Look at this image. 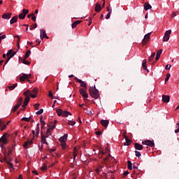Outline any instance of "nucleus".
Returning a JSON list of instances; mask_svg holds the SVG:
<instances>
[{"label": "nucleus", "instance_id": "nucleus-1", "mask_svg": "<svg viewBox=\"0 0 179 179\" xmlns=\"http://www.w3.org/2000/svg\"><path fill=\"white\" fill-rule=\"evenodd\" d=\"M90 95L91 97H93V99H99V90L96 89V85L93 87H90L89 89Z\"/></svg>", "mask_w": 179, "mask_h": 179}, {"label": "nucleus", "instance_id": "nucleus-2", "mask_svg": "<svg viewBox=\"0 0 179 179\" xmlns=\"http://www.w3.org/2000/svg\"><path fill=\"white\" fill-rule=\"evenodd\" d=\"M15 55H16V52H13V50H8V52L6 54L8 58L5 64H8V62H9V61L10 60V58L15 57Z\"/></svg>", "mask_w": 179, "mask_h": 179}, {"label": "nucleus", "instance_id": "nucleus-3", "mask_svg": "<svg viewBox=\"0 0 179 179\" xmlns=\"http://www.w3.org/2000/svg\"><path fill=\"white\" fill-rule=\"evenodd\" d=\"M8 133H4V134L0 138V143H3V145H6L8 143Z\"/></svg>", "mask_w": 179, "mask_h": 179}, {"label": "nucleus", "instance_id": "nucleus-4", "mask_svg": "<svg viewBox=\"0 0 179 179\" xmlns=\"http://www.w3.org/2000/svg\"><path fill=\"white\" fill-rule=\"evenodd\" d=\"M170 34H171V29H169L165 32L163 41H169V40H170Z\"/></svg>", "mask_w": 179, "mask_h": 179}, {"label": "nucleus", "instance_id": "nucleus-5", "mask_svg": "<svg viewBox=\"0 0 179 179\" xmlns=\"http://www.w3.org/2000/svg\"><path fill=\"white\" fill-rule=\"evenodd\" d=\"M74 79L76 82H78V83H80L81 87H84V89H87V85H86V83L85 81H83L82 80L78 78L77 77H75Z\"/></svg>", "mask_w": 179, "mask_h": 179}, {"label": "nucleus", "instance_id": "nucleus-6", "mask_svg": "<svg viewBox=\"0 0 179 179\" xmlns=\"http://www.w3.org/2000/svg\"><path fill=\"white\" fill-rule=\"evenodd\" d=\"M31 78V74L23 73L22 76L20 77V80L21 82H24L26 79H30Z\"/></svg>", "mask_w": 179, "mask_h": 179}, {"label": "nucleus", "instance_id": "nucleus-7", "mask_svg": "<svg viewBox=\"0 0 179 179\" xmlns=\"http://www.w3.org/2000/svg\"><path fill=\"white\" fill-rule=\"evenodd\" d=\"M27 13H29V10L27 9H23L22 10V13H20L18 15L19 19H25L26 18V15H27Z\"/></svg>", "mask_w": 179, "mask_h": 179}, {"label": "nucleus", "instance_id": "nucleus-8", "mask_svg": "<svg viewBox=\"0 0 179 179\" xmlns=\"http://www.w3.org/2000/svg\"><path fill=\"white\" fill-rule=\"evenodd\" d=\"M150 36H152V32H150L145 35L143 40V44H147L149 40H150Z\"/></svg>", "mask_w": 179, "mask_h": 179}, {"label": "nucleus", "instance_id": "nucleus-9", "mask_svg": "<svg viewBox=\"0 0 179 179\" xmlns=\"http://www.w3.org/2000/svg\"><path fill=\"white\" fill-rule=\"evenodd\" d=\"M143 145H146L147 146H150V148H153L155 146V143L150 140H145L142 142Z\"/></svg>", "mask_w": 179, "mask_h": 179}, {"label": "nucleus", "instance_id": "nucleus-10", "mask_svg": "<svg viewBox=\"0 0 179 179\" xmlns=\"http://www.w3.org/2000/svg\"><path fill=\"white\" fill-rule=\"evenodd\" d=\"M79 92H80V94H81L82 97H83L85 99H87V97H89V95L87 94V93L86 92V90H85V89L80 88L79 90Z\"/></svg>", "mask_w": 179, "mask_h": 179}, {"label": "nucleus", "instance_id": "nucleus-11", "mask_svg": "<svg viewBox=\"0 0 179 179\" xmlns=\"http://www.w3.org/2000/svg\"><path fill=\"white\" fill-rule=\"evenodd\" d=\"M113 160H114V158L111 157L110 154H108V156L103 159V162H105V163H111Z\"/></svg>", "mask_w": 179, "mask_h": 179}, {"label": "nucleus", "instance_id": "nucleus-12", "mask_svg": "<svg viewBox=\"0 0 179 179\" xmlns=\"http://www.w3.org/2000/svg\"><path fill=\"white\" fill-rule=\"evenodd\" d=\"M41 40H43V38H48V36H47L45 30L44 29H41Z\"/></svg>", "mask_w": 179, "mask_h": 179}, {"label": "nucleus", "instance_id": "nucleus-13", "mask_svg": "<svg viewBox=\"0 0 179 179\" xmlns=\"http://www.w3.org/2000/svg\"><path fill=\"white\" fill-rule=\"evenodd\" d=\"M31 145H33V141H28L24 143L23 148H24V149H29V145L30 146Z\"/></svg>", "mask_w": 179, "mask_h": 179}, {"label": "nucleus", "instance_id": "nucleus-14", "mask_svg": "<svg viewBox=\"0 0 179 179\" xmlns=\"http://www.w3.org/2000/svg\"><path fill=\"white\" fill-rule=\"evenodd\" d=\"M124 139L126 142L124 143V146H129L132 143V141L128 138V136H124Z\"/></svg>", "mask_w": 179, "mask_h": 179}, {"label": "nucleus", "instance_id": "nucleus-15", "mask_svg": "<svg viewBox=\"0 0 179 179\" xmlns=\"http://www.w3.org/2000/svg\"><path fill=\"white\" fill-rule=\"evenodd\" d=\"M108 124H110V122L108 120H101V126L104 127L105 128H107V127H108Z\"/></svg>", "mask_w": 179, "mask_h": 179}, {"label": "nucleus", "instance_id": "nucleus-16", "mask_svg": "<svg viewBox=\"0 0 179 179\" xmlns=\"http://www.w3.org/2000/svg\"><path fill=\"white\" fill-rule=\"evenodd\" d=\"M162 101H164V103H169L170 102V96L163 95L162 96Z\"/></svg>", "mask_w": 179, "mask_h": 179}, {"label": "nucleus", "instance_id": "nucleus-17", "mask_svg": "<svg viewBox=\"0 0 179 179\" xmlns=\"http://www.w3.org/2000/svg\"><path fill=\"white\" fill-rule=\"evenodd\" d=\"M10 17H12V13H3L2 15V18L7 20H8V19H10Z\"/></svg>", "mask_w": 179, "mask_h": 179}, {"label": "nucleus", "instance_id": "nucleus-18", "mask_svg": "<svg viewBox=\"0 0 179 179\" xmlns=\"http://www.w3.org/2000/svg\"><path fill=\"white\" fill-rule=\"evenodd\" d=\"M29 101H30V96H27V98L24 99V103L22 106V107H23V108H26L27 104H29Z\"/></svg>", "mask_w": 179, "mask_h": 179}, {"label": "nucleus", "instance_id": "nucleus-19", "mask_svg": "<svg viewBox=\"0 0 179 179\" xmlns=\"http://www.w3.org/2000/svg\"><path fill=\"white\" fill-rule=\"evenodd\" d=\"M66 139H68V134H64L63 136L59 138V141L62 143L66 142Z\"/></svg>", "mask_w": 179, "mask_h": 179}, {"label": "nucleus", "instance_id": "nucleus-20", "mask_svg": "<svg viewBox=\"0 0 179 179\" xmlns=\"http://www.w3.org/2000/svg\"><path fill=\"white\" fill-rule=\"evenodd\" d=\"M162 52H163V50H162V49L157 50V55L155 57V61H159V59H160V56L162 55Z\"/></svg>", "mask_w": 179, "mask_h": 179}, {"label": "nucleus", "instance_id": "nucleus-21", "mask_svg": "<svg viewBox=\"0 0 179 179\" xmlns=\"http://www.w3.org/2000/svg\"><path fill=\"white\" fill-rule=\"evenodd\" d=\"M134 148H135L136 150H142V149H143V145H142L138 143H136L134 144Z\"/></svg>", "mask_w": 179, "mask_h": 179}, {"label": "nucleus", "instance_id": "nucleus-22", "mask_svg": "<svg viewBox=\"0 0 179 179\" xmlns=\"http://www.w3.org/2000/svg\"><path fill=\"white\" fill-rule=\"evenodd\" d=\"M101 5L99 4V3H96L95 5V12H101Z\"/></svg>", "mask_w": 179, "mask_h": 179}, {"label": "nucleus", "instance_id": "nucleus-23", "mask_svg": "<svg viewBox=\"0 0 179 179\" xmlns=\"http://www.w3.org/2000/svg\"><path fill=\"white\" fill-rule=\"evenodd\" d=\"M30 94H31V91L30 90H27L24 92V96H25V99L30 97Z\"/></svg>", "mask_w": 179, "mask_h": 179}, {"label": "nucleus", "instance_id": "nucleus-24", "mask_svg": "<svg viewBox=\"0 0 179 179\" xmlns=\"http://www.w3.org/2000/svg\"><path fill=\"white\" fill-rule=\"evenodd\" d=\"M80 23H82V20L75 21L71 25L72 29H75L76 26H78V24H80Z\"/></svg>", "mask_w": 179, "mask_h": 179}, {"label": "nucleus", "instance_id": "nucleus-25", "mask_svg": "<svg viewBox=\"0 0 179 179\" xmlns=\"http://www.w3.org/2000/svg\"><path fill=\"white\" fill-rule=\"evenodd\" d=\"M145 10H149V9H152V6L149 4V3L145 2L144 4Z\"/></svg>", "mask_w": 179, "mask_h": 179}, {"label": "nucleus", "instance_id": "nucleus-26", "mask_svg": "<svg viewBox=\"0 0 179 179\" xmlns=\"http://www.w3.org/2000/svg\"><path fill=\"white\" fill-rule=\"evenodd\" d=\"M17 22V15H15L11 18L10 20V24H13V23H16Z\"/></svg>", "mask_w": 179, "mask_h": 179}, {"label": "nucleus", "instance_id": "nucleus-27", "mask_svg": "<svg viewBox=\"0 0 179 179\" xmlns=\"http://www.w3.org/2000/svg\"><path fill=\"white\" fill-rule=\"evenodd\" d=\"M146 64H148V62L146 61V59L143 60L142 66L145 71H148V66H146Z\"/></svg>", "mask_w": 179, "mask_h": 179}, {"label": "nucleus", "instance_id": "nucleus-28", "mask_svg": "<svg viewBox=\"0 0 179 179\" xmlns=\"http://www.w3.org/2000/svg\"><path fill=\"white\" fill-rule=\"evenodd\" d=\"M0 127H2L1 131H5L6 129V124L3 122L2 120H0Z\"/></svg>", "mask_w": 179, "mask_h": 179}, {"label": "nucleus", "instance_id": "nucleus-29", "mask_svg": "<svg viewBox=\"0 0 179 179\" xmlns=\"http://www.w3.org/2000/svg\"><path fill=\"white\" fill-rule=\"evenodd\" d=\"M62 117H68V115H72V113H71L70 112H69L68 110H64L63 111V113H62Z\"/></svg>", "mask_w": 179, "mask_h": 179}, {"label": "nucleus", "instance_id": "nucleus-30", "mask_svg": "<svg viewBox=\"0 0 179 179\" xmlns=\"http://www.w3.org/2000/svg\"><path fill=\"white\" fill-rule=\"evenodd\" d=\"M45 136H44V134H43V131H41V141L43 143H47V140L45 139Z\"/></svg>", "mask_w": 179, "mask_h": 179}, {"label": "nucleus", "instance_id": "nucleus-31", "mask_svg": "<svg viewBox=\"0 0 179 179\" xmlns=\"http://www.w3.org/2000/svg\"><path fill=\"white\" fill-rule=\"evenodd\" d=\"M30 54H31V51L27 50L24 58H25V59H27V58H29V57H30Z\"/></svg>", "mask_w": 179, "mask_h": 179}, {"label": "nucleus", "instance_id": "nucleus-32", "mask_svg": "<svg viewBox=\"0 0 179 179\" xmlns=\"http://www.w3.org/2000/svg\"><path fill=\"white\" fill-rule=\"evenodd\" d=\"M15 87H17V83H15L11 86H8V89H9V90H13L14 89H15Z\"/></svg>", "mask_w": 179, "mask_h": 179}, {"label": "nucleus", "instance_id": "nucleus-33", "mask_svg": "<svg viewBox=\"0 0 179 179\" xmlns=\"http://www.w3.org/2000/svg\"><path fill=\"white\" fill-rule=\"evenodd\" d=\"M56 113H57V115H58L59 117H61V115H62L64 111H63L62 109H57V110H56Z\"/></svg>", "mask_w": 179, "mask_h": 179}, {"label": "nucleus", "instance_id": "nucleus-34", "mask_svg": "<svg viewBox=\"0 0 179 179\" xmlns=\"http://www.w3.org/2000/svg\"><path fill=\"white\" fill-rule=\"evenodd\" d=\"M31 120V117H22L21 119V121H26V122H30Z\"/></svg>", "mask_w": 179, "mask_h": 179}, {"label": "nucleus", "instance_id": "nucleus-35", "mask_svg": "<svg viewBox=\"0 0 179 179\" xmlns=\"http://www.w3.org/2000/svg\"><path fill=\"white\" fill-rule=\"evenodd\" d=\"M22 101H23V98L20 97V98L18 99L17 101V106H22Z\"/></svg>", "mask_w": 179, "mask_h": 179}, {"label": "nucleus", "instance_id": "nucleus-36", "mask_svg": "<svg viewBox=\"0 0 179 179\" xmlns=\"http://www.w3.org/2000/svg\"><path fill=\"white\" fill-rule=\"evenodd\" d=\"M76 156H78V150H76V148L73 150V159H76Z\"/></svg>", "mask_w": 179, "mask_h": 179}, {"label": "nucleus", "instance_id": "nucleus-37", "mask_svg": "<svg viewBox=\"0 0 179 179\" xmlns=\"http://www.w3.org/2000/svg\"><path fill=\"white\" fill-rule=\"evenodd\" d=\"M38 134H40V124H37L36 125V136H38Z\"/></svg>", "mask_w": 179, "mask_h": 179}, {"label": "nucleus", "instance_id": "nucleus-38", "mask_svg": "<svg viewBox=\"0 0 179 179\" xmlns=\"http://www.w3.org/2000/svg\"><path fill=\"white\" fill-rule=\"evenodd\" d=\"M48 127L49 128V129H54V128H55V124H53L52 122H51L50 124H48Z\"/></svg>", "mask_w": 179, "mask_h": 179}, {"label": "nucleus", "instance_id": "nucleus-39", "mask_svg": "<svg viewBox=\"0 0 179 179\" xmlns=\"http://www.w3.org/2000/svg\"><path fill=\"white\" fill-rule=\"evenodd\" d=\"M128 166H127V169L129 170H132V162H131V161H128Z\"/></svg>", "mask_w": 179, "mask_h": 179}, {"label": "nucleus", "instance_id": "nucleus-40", "mask_svg": "<svg viewBox=\"0 0 179 179\" xmlns=\"http://www.w3.org/2000/svg\"><path fill=\"white\" fill-rule=\"evenodd\" d=\"M22 64H24V65H30V62L24 57L23 59H22Z\"/></svg>", "mask_w": 179, "mask_h": 179}, {"label": "nucleus", "instance_id": "nucleus-41", "mask_svg": "<svg viewBox=\"0 0 179 179\" xmlns=\"http://www.w3.org/2000/svg\"><path fill=\"white\" fill-rule=\"evenodd\" d=\"M33 93L34 94H37V93H38V89L37 88H34L31 91V94Z\"/></svg>", "mask_w": 179, "mask_h": 179}, {"label": "nucleus", "instance_id": "nucleus-42", "mask_svg": "<svg viewBox=\"0 0 179 179\" xmlns=\"http://www.w3.org/2000/svg\"><path fill=\"white\" fill-rule=\"evenodd\" d=\"M170 76H171L170 73L166 74V77L165 78V83H167V82H169V80L170 79Z\"/></svg>", "mask_w": 179, "mask_h": 179}, {"label": "nucleus", "instance_id": "nucleus-43", "mask_svg": "<svg viewBox=\"0 0 179 179\" xmlns=\"http://www.w3.org/2000/svg\"><path fill=\"white\" fill-rule=\"evenodd\" d=\"M6 163L8 166V169H13V164L9 162L8 161H6Z\"/></svg>", "mask_w": 179, "mask_h": 179}, {"label": "nucleus", "instance_id": "nucleus-44", "mask_svg": "<svg viewBox=\"0 0 179 179\" xmlns=\"http://www.w3.org/2000/svg\"><path fill=\"white\" fill-rule=\"evenodd\" d=\"M19 107H20L19 105L16 104L13 108V112L15 113V111H17V108H19Z\"/></svg>", "mask_w": 179, "mask_h": 179}, {"label": "nucleus", "instance_id": "nucleus-45", "mask_svg": "<svg viewBox=\"0 0 179 179\" xmlns=\"http://www.w3.org/2000/svg\"><path fill=\"white\" fill-rule=\"evenodd\" d=\"M68 124H69V125H71V127H73V125H75V124H76V122L70 120L68 122Z\"/></svg>", "mask_w": 179, "mask_h": 179}, {"label": "nucleus", "instance_id": "nucleus-46", "mask_svg": "<svg viewBox=\"0 0 179 179\" xmlns=\"http://www.w3.org/2000/svg\"><path fill=\"white\" fill-rule=\"evenodd\" d=\"M41 170H42V171H45V170H47V165L43 164V166L41 167Z\"/></svg>", "mask_w": 179, "mask_h": 179}, {"label": "nucleus", "instance_id": "nucleus-47", "mask_svg": "<svg viewBox=\"0 0 179 179\" xmlns=\"http://www.w3.org/2000/svg\"><path fill=\"white\" fill-rule=\"evenodd\" d=\"M43 113H44V110L41 108L38 111H37L36 114H37V115H40V114H43Z\"/></svg>", "mask_w": 179, "mask_h": 179}, {"label": "nucleus", "instance_id": "nucleus-48", "mask_svg": "<svg viewBox=\"0 0 179 179\" xmlns=\"http://www.w3.org/2000/svg\"><path fill=\"white\" fill-rule=\"evenodd\" d=\"M40 122H41V125H42V128H43V127H44V125H45V122H44V121L43 120V117H41V119H40Z\"/></svg>", "mask_w": 179, "mask_h": 179}, {"label": "nucleus", "instance_id": "nucleus-49", "mask_svg": "<svg viewBox=\"0 0 179 179\" xmlns=\"http://www.w3.org/2000/svg\"><path fill=\"white\" fill-rule=\"evenodd\" d=\"M135 155H136V157H141V152H139V151H135Z\"/></svg>", "mask_w": 179, "mask_h": 179}, {"label": "nucleus", "instance_id": "nucleus-50", "mask_svg": "<svg viewBox=\"0 0 179 179\" xmlns=\"http://www.w3.org/2000/svg\"><path fill=\"white\" fill-rule=\"evenodd\" d=\"M177 129L175 130V134L179 133V122L176 124Z\"/></svg>", "mask_w": 179, "mask_h": 179}, {"label": "nucleus", "instance_id": "nucleus-51", "mask_svg": "<svg viewBox=\"0 0 179 179\" xmlns=\"http://www.w3.org/2000/svg\"><path fill=\"white\" fill-rule=\"evenodd\" d=\"M61 145H62V149H66V142L62 143Z\"/></svg>", "mask_w": 179, "mask_h": 179}, {"label": "nucleus", "instance_id": "nucleus-52", "mask_svg": "<svg viewBox=\"0 0 179 179\" xmlns=\"http://www.w3.org/2000/svg\"><path fill=\"white\" fill-rule=\"evenodd\" d=\"M37 27V24H34V25H31L30 26V30H33V29H36Z\"/></svg>", "mask_w": 179, "mask_h": 179}, {"label": "nucleus", "instance_id": "nucleus-53", "mask_svg": "<svg viewBox=\"0 0 179 179\" xmlns=\"http://www.w3.org/2000/svg\"><path fill=\"white\" fill-rule=\"evenodd\" d=\"M12 152H13L12 148L8 147V156H9L10 155H11Z\"/></svg>", "mask_w": 179, "mask_h": 179}, {"label": "nucleus", "instance_id": "nucleus-54", "mask_svg": "<svg viewBox=\"0 0 179 179\" xmlns=\"http://www.w3.org/2000/svg\"><path fill=\"white\" fill-rule=\"evenodd\" d=\"M15 37L18 38L17 47L18 48H20V46L19 45V43L20 42V37L19 36V35H16Z\"/></svg>", "mask_w": 179, "mask_h": 179}, {"label": "nucleus", "instance_id": "nucleus-55", "mask_svg": "<svg viewBox=\"0 0 179 179\" xmlns=\"http://www.w3.org/2000/svg\"><path fill=\"white\" fill-rule=\"evenodd\" d=\"M170 68H171V64H167V65L165 66L166 71H169V70L170 69Z\"/></svg>", "mask_w": 179, "mask_h": 179}, {"label": "nucleus", "instance_id": "nucleus-56", "mask_svg": "<svg viewBox=\"0 0 179 179\" xmlns=\"http://www.w3.org/2000/svg\"><path fill=\"white\" fill-rule=\"evenodd\" d=\"M36 94H31H31L29 96L31 97V99H36V97H37Z\"/></svg>", "mask_w": 179, "mask_h": 179}, {"label": "nucleus", "instance_id": "nucleus-57", "mask_svg": "<svg viewBox=\"0 0 179 179\" xmlns=\"http://www.w3.org/2000/svg\"><path fill=\"white\" fill-rule=\"evenodd\" d=\"M39 107H40V103H35L34 104L35 109L38 110Z\"/></svg>", "mask_w": 179, "mask_h": 179}, {"label": "nucleus", "instance_id": "nucleus-58", "mask_svg": "<svg viewBox=\"0 0 179 179\" xmlns=\"http://www.w3.org/2000/svg\"><path fill=\"white\" fill-rule=\"evenodd\" d=\"M111 16V10L110 11H109V13L107 14L106 17V19H108L109 17H110Z\"/></svg>", "mask_w": 179, "mask_h": 179}, {"label": "nucleus", "instance_id": "nucleus-59", "mask_svg": "<svg viewBox=\"0 0 179 179\" xmlns=\"http://www.w3.org/2000/svg\"><path fill=\"white\" fill-rule=\"evenodd\" d=\"M0 162H1V163H3V162H6H6H8V161L6 160V156H5L3 159H0Z\"/></svg>", "mask_w": 179, "mask_h": 179}, {"label": "nucleus", "instance_id": "nucleus-60", "mask_svg": "<svg viewBox=\"0 0 179 179\" xmlns=\"http://www.w3.org/2000/svg\"><path fill=\"white\" fill-rule=\"evenodd\" d=\"M128 174H129V171H126L124 172L123 176H124V177H127V176H128Z\"/></svg>", "mask_w": 179, "mask_h": 179}, {"label": "nucleus", "instance_id": "nucleus-61", "mask_svg": "<svg viewBox=\"0 0 179 179\" xmlns=\"http://www.w3.org/2000/svg\"><path fill=\"white\" fill-rule=\"evenodd\" d=\"M4 38H6V35H3V36H0L1 41H2V40H3Z\"/></svg>", "mask_w": 179, "mask_h": 179}, {"label": "nucleus", "instance_id": "nucleus-62", "mask_svg": "<svg viewBox=\"0 0 179 179\" xmlns=\"http://www.w3.org/2000/svg\"><path fill=\"white\" fill-rule=\"evenodd\" d=\"M155 59V57H153L152 56L150 57L148 59V62H152V61H153V59Z\"/></svg>", "mask_w": 179, "mask_h": 179}, {"label": "nucleus", "instance_id": "nucleus-63", "mask_svg": "<svg viewBox=\"0 0 179 179\" xmlns=\"http://www.w3.org/2000/svg\"><path fill=\"white\" fill-rule=\"evenodd\" d=\"M95 134L98 136H100V135H101V131H96Z\"/></svg>", "mask_w": 179, "mask_h": 179}, {"label": "nucleus", "instance_id": "nucleus-64", "mask_svg": "<svg viewBox=\"0 0 179 179\" xmlns=\"http://www.w3.org/2000/svg\"><path fill=\"white\" fill-rule=\"evenodd\" d=\"M31 20H33V22H36V17L34 16V14L31 17Z\"/></svg>", "mask_w": 179, "mask_h": 179}]
</instances>
